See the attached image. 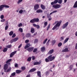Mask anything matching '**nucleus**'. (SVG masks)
I'll return each mask as SVG.
<instances>
[{"mask_svg":"<svg viewBox=\"0 0 77 77\" xmlns=\"http://www.w3.org/2000/svg\"><path fill=\"white\" fill-rule=\"evenodd\" d=\"M21 72H22V71L20 70H17L16 71V74H20L21 73Z\"/></svg>","mask_w":77,"mask_h":77,"instance_id":"nucleus-21","label":"nucleus"},{"mask_svg":"<svg viewBox=\"0 0 77 77\" xmlns=\"http://www.w3.org/2000/svg\"><path fill=\"white\" fill-rule=\"evenodd\" d=\"M0 18L1 19H3V18H4V15H1Z\"/></svg>","mask_w":77,"mask_h":77,"instance_id":"nucleus-49","label":"nucleus"},{"mask_svg":"<svg viewBox=\"0 0 77 77\" xmlns=\"http://www.w3.org/2000/svg\"><path fill=\"white\" fill-rule=\"evenodd\" d=\"M14 66L16 68H17V67H18V64H16L14 65Z\"/></svg>","mask_w":77,"mask_h":77,"instance_id":"nucleus-55","label":"nucleus"},{"mask_svg":"<svg viewBox=\"0 0 77 77\" xmlns=\"http://www.w3.org/2000/svg\"><path fill=\"white\" fill-rule=\"evenodd\" d=\"M15 72H14L11 74V76H15Z\"/></svg>","mask_w":77,"mask_h":77,"instance_id":"nucleus-42","label":"nucleus"},{"mask_svg":"<svg viewBox=\"0 0 77 77\" xmlns=\"http://www.w3.org/2000/svg\"><path fill=\"white\" fill-rule=\"evenodd\" d=\"M8 66L7 64H5L4 66V70H6L8 68Z\"/></svg>","mask_w":77,"mask_h":77,"instance_id":"nucleus-10","label":"nucleus"},{"mask_svg":"<svg viewBox=\"0 0 77 77\" xmlns=\"http://www.w3.org/2000/svg\"><path fill=\"white\" fill-rule=\"evenodd\" d=\"M62 23L61 20H60L59 22L57 23L55 25L57 27H59L60 26V24Z\"/></svg>","mask_w":77,"mask_h":77,"instance_id":"nucleus-8","label":"nucleus"},{"mask_svg":"<svg viewBox=\"0 0 77 77\" xmlns=\"http://www.w3.org/2000/svg\"><path fill=\"white\" fill-rule=\"evenodd\" d=\"M50 39L48 40V41L46 43V45H49V42H50Z\"/></svg>","mask_w":77,"mask_h":77,"instance_id":"nucleus-52","label":"nucleus"},{"mask_svg":"<svg viewBox=\"0 0 77 77\" xmlns=\"http://www.w3.org/2000/svg\"><path fill=\"white\" fill-rule=\"evenodd\" d=\"M73 7L74 8H77V1H76V2H75L74 5L73 6Z\"/></svg>","mask_w":77,"mask_h":77,"instance_id":"nucleus-24","label":"nucleus"},{"mask_svg":"<svg viewBox=\"0 0 77 77\" xmlns=\"http://www.w3.org/2000/svg\"><path fill=\"white\" fill-rule=\"evenodd\" d=\"M31 34L30 33H28L26 35V37H27V38H29V37H31Z\"/></svg>","mask_w":77,"mask_h":77,"instance_id":"nucleus-26","label":"nucleus"},{"mask_svg":"<svg viewBox=\"0 0 77 77\" xmlns=\"http://www.w3.org/2000/svg\"><path fill=\"white\" fill-rule=\"evenodd\" d=\"M69 38H66L64 41V44H65L66 43V42H68V41L69 40Z\"/></svg>","mask_w":77,"mask_h":77,"instance_id":"nucleus-23","label":"nucleus"},{"mask_svg":"<svg viewBox=\"0 0 77 77\" xmlns=\"http://www.w3.org/2000/svg\"><path fill=\"white\" fill-rule=\"evenodd\" d=\"M9 8V6L6 5H2L0 6V11H3V8Z\"/></svg>","mask_w":77,"mask_h":77,"instance_id":"nucleus-3","label":"nucleus"},{"mask_svg":"<svg viewBox=\"0 0 77 77\" xmlns=\"http://www.w3.org/2000/svg\"><path fill=\"white\" fill-rule=\"evenodd\" d=\"M57 12V10H55L53 11L52 12L53 14L54 13H56V12Z\"/></svg>","mask_w":77,"mask_h":77,"instance_id":"nucleus-61","label":"nucleus"},{"mask_svg":"<svg viewBox=\"0 0 77 77\" xmlns=\"http://www.w3.org/2000/svg\"><path fill=\"white\" fill-rule=\"evenodd\" d=\"M29 48V47L27 45H26L25 46L24 49H26V48Z\"/></svg>","mask_w":77,"mask_h":77,"instance_id":"nucleus-59","label":"nucleus"},{"mask_svg":"<svg viewBox=\"0 0 77 77\" xmlns=\"http://www.w3.org/2000/svg\"><path fill=\"white\" fill-rule=\"evenodd\" d=\"M23 26V24H22L21 23H20L18 25V27H21V26Z\"/></svg>","mask_w":77,"mask_h":77,"instance_id":"nucleus-47","label":"nucleus"},{"mask_svg":"<svg viewBox=\"0 0 77 77\" xmlns=\"http://www.w3.org/2000/svg\"><path fill=\"white\" fill-rule=\"evenodd\" d=\"M39 7V5L36 4L34 5V8L35 10H37V9H38Z\"/></svg>","mask_w":77,"mask_h":77,"instance_id":"nucleus-9","label":"nucleus"},{"mask_svg":"<svg viewBox=\"0 0 77 77\" xmlns=\"http://www.w3.org/2000/svg\"><path fill=\"white\" fill-rule=\"evenodd\" d=\"M48 40V38L46 39L45 41L43 42V44H45V43H46V42L47 41V40Z\"/></svg>","mask_w":77,"mask_h":77,"instance_id":"nucleus-35","label":"nucleus"},{"mask_svg":"<svg viewBox=\"0 0 77 77\" xmlns=\"http://www.w3.org/2000/svg\"><path fill=\"white\" fill-rule=\"evenodd\" d=\"M58 3V0H55L51 3V5H53L52 7L54 9H59L60 8L61 5H60L57 4ZM54 4H57L54 5Z\"/></svg>","mask_w":77,"mask_h":77,"instance_id":"nucleus-1","label":"nucleus"},{"mask_svg":"<svg viewBox=\"0 0 77 77\" xmlns=\"http://www.w3.org/2000/svg\"><path fill=\"white\" fill-rule=\"evenodd\" d=\"M56 28H57V27L55 25L53 27V28L52 29V30H55L56 29Z\"/></svg>","mask_w":77,"mask_h":77,"instance_id":"nucleus-45","label":"nucleus"},{"mask_svg":"<svg viewBox=\"0 0 77 77\" xmlns=\"http://www.w3.org/2000/svg\"><path fill=\"white\" fill-rule=\"evenodd\" d=\"M22 46V44H21L18 47V48H20Z\"/></svg>","mask_w":77,"mask_h":77,"instance_id":"nucleus-64","label":"nucleus"},{"mask_svg":"<svg viewBox=\"0 0 77 77\" xmlns=\"http://www.w3.org/2000/svg\"><path fill=\"white\" fill-rule=\"evenodd\" d=\"M6 47V48H11L12 47V45H7Z\"/></svg>","mask_w":77,"mask_h":77,"instance_id":"nucleus-29","label":"nucleus"},{"mask_svg":"<svg viewBox=\"0 0 77 77\" xmlns=\"http://www.w3.org/2000/svg\"><path fill=\"white\" fill-rule=\"evenodd\" d=\"M39 21V19L38 18H35L31 20L30 21V22L31 23L33 24V23H38Z\"/></svg>","mask_w":77,"mask_h":77,"instance_id":"nucleus-2","label":"nucleus"},{"mask_svg":"<svg viewBox=\"0 0 77 77\" xmlns=\"http://www.w3.org/2000/svg\"><path fill=\"white\" fill-rule=\"evenodd\" d=\"M21 69L22 71H24L26 69V67L23 66L21 67Z\"/></svg>","mask_w":77,"mask_h":77,"instance_id":"nucleus-37","label":"nucleus"},{"mask_svg":"<svg viewBox=\"0 0 77 77\" xmlns=\"http://www.w3.org/2000/svg\"><path fill=\"white\" fill-rule=\"evenodd\" d=\"M58 2L59 4H61V3H62V0H58Z\"/></svg>","mask_w":77,"mask_h":77,"instance_id":"nucleus-40","label":"nucleus"},{"mask_svg":"<svg viewBox=\"0 0 77 77\" xmlns=\"http://www.w3.org/2000/svg\"><path fill=\"white\" fill-rule=\"evenodd\" d=\"M26 77H30V75H27L26 76Z\"/></svg>","mask_w":77,"mask_h":77,"instance_id":"nucleus-63","label":"nucleus"},{"mask_svg":"<svg viewBox=\"0 0 77 77\" xmlns=\"http://www.w3.org/2000/svg\"><path fill=\"white\" fill-rule=\"evenodd\" d=\"M75 50H77V43H76V45H75Z\"/></svg>","mask_w":77,"mask_h":77,"instance_id":"nucleus-58","label":"nucleus"},{"mask_svg":"<svg viewBox=\"0 0 77 77\" xmlns=\"http://www.w3.org/2000/svg\"><path fill=\"white\" fill-rule=\"evenodd\" d=\"M40 7L43 10H45V6L43 4H41Z\"/></svg>","mask_w":77,"mask_h":77,"instance_id":"nucleus-18","label":"nucleus"},{"mask_svg":"<svg viewBox=\"0 0 77 77\" xmlns=\"http://www.w3.org/2000/svg\"><path fill=\"white\" fill-rule=\"evenodd\" d=\"M47 17L48 18H51V15L49 14H47Z\"/></svg>","mask_w":77,"mask_h":77,"instance_id":"nucleus-41","label":"nucleus"},{"mask_svg":"<svg viewBox=\"0 0 77 77\" xmlns=\"http://www.w3.org/2000/svg\"><path fill=\"white\" fill-rule=\"evenodd\" d=\"M33 26L34 27H35L37 29H38L40 28V26L39 25H36L35 23L33 24Z\"/></svg>","mask_w":77,"mask_h":77,"instance_id":"nucleus-15","label":"nucleus"},{"mask_svg":"<svg viewBox=\"0 0 77 77\" xmlns=\"http://www.w3.org/2000/svg\"><path fill=\"white\" fill-rule=\"evenodd\" d=\"M37 13H42L43 12V11L41 9H38L36 11Z\"/></svg>","mask_w":77,"mask_h":77,"instance_id":"nucleus-20","label":"nucleus"},{"mask_svg":"<svg viewBox=\"0 0 77 77\" xmlns=\"http://www.w3.org/2000/svg\"><path fill=\"white\" fill-rule=\"evenodd\" d=\"M37 48H34L33 50V53H35L37 51Z\"/></svg>","mask_w":77,"mask_h":77,"instance_id":"nucleus-46","label":"nucleus"},{"mask_svg":"<svg viewBox=\"0 0 77 77\" xmlns=\"http://www.w3.org/2000/svg\"><path fill=\"white\" fill-rule=\"evenodd\" d=\"M45 61L46 62H48L50 61V60L48 59V57H47L45 59Z\"/></svg>","mask_w":77,"mask_h":77,"instance_id":"nucleus-30","label":"nucleus"},{"mask_svg":"<svg viewBox=\"0 0 77 77\" xmlns=\"http://www.w3.org/2000/svg\"><path fill=\"white\" fill-rule=\"evenodd\" d=\"M17 53V51H15L13 52H12L10 55V57H13V56L14 55H15V54Z\"/></svg>","mask_w":77,"mask_h":77,"instance_id":"nucleus-11","label":"nucleus"},{"mask_svg":"<svg viewBox=\"0 0 77 77\" xmlns=\"http://www.w3.org/2000/svg\"><path fill=\"white\" fill-rule=\"evenodd\" d=\"M45 48L44 47H42L41 48V50L42 52H44L45 51Z\"/></svg>","mask_w":77,"mask_h":77,"instance_id":"nucleus-19","label":"nucleus"},{"mask_svg":"<svg viewBox=\"0 0 77 77\" xmlns=\"http://www.w3.org/2000/svg\"><path fill=\"white\" fill-rule=\"evenodd\" d=\"M62 45V43L61 42L59 43L58 45V46L59 47H60Z\"/></svg>","mask_w":77,"mask_h":77,"instance_id":"nucleus-33","label":"nucleus"},{"mask_svg":"<svg viewBox=\"0 0 77 77\" xmlns=\"http://www.w3.org/2000/svg\"><path fill=\"white\" fill-rule=\"evenodd\" d=\"M32 60H35V57L34 56H32Z\"/></svg>","mask_w":77,"mask_h":77,"instance_id":"nucleus-57","label":"nucleus"},{"mask_svg":"<svg viewBox=\"0 0 77 77\" xmlns=\"http://www.w3.org/2000/svg\"><path fill=\"white\" fill-rule=\"evenodd\" d=\"M52 56V55H51L48 57V59H49V61H53L55 59V57Z\"/></svg>","mask_w":77,"mask_h":77,"instance_id":"nucleus-4","label":"nucleus"},{"mask_svg":"<svg viewBox=\"0 0 77 77\" xmlns=\"http://www.w3.org/2000/svg\"><path fill=\"white\" fill-rule=\"evenodd\" d=\"M48 24V23L47 22H45L44 23V24L45 26H43L44 28H45V27L47 26Z\"/></svg>","mask_w":77,"mask_h":77,"instance_id":"nucleus-28","label":"nucleus"},{"mask_svg":"<svg viewBox=\"0 0 77 77\" xmlns=\"http://www.w3.org/2000/svg\"><path fill=\"white\" fill-rule=\"evenodd\" d=\"M8 49V48H5L2 51L3 52H4V53H5V52H6L7 51Z\"/></svg>","mask_w":77,"mask_h":77,"instance_id":"nucleus-25","label":"nucleus"},{"mask_svg":"<svg viewBox=\"0 0 77 77\" xmlns=\"http://www.w3.org/2000/svg\"><path fill=\"white\" fill-rule=\"evenodd\" d=\"M19 32H21V33L23 32V29L21 28H19Z\"/></svg>","mask_w":77,"mask_h":77,"instance_id":"nucleus-38","label":"nucleus"},{"mask_svg":"<svg viewBox=\"0 0 77 77\" xmlns=\"http://www.w3.org/2000/svg\"><path fill=\"white\" fill-rule=\"evenodd\" d=\"M29 42V40H26L25 41V43H28Z\"/></svg>","mask_w":77,"mask_h":77,"instance_id":"nucleus-54","label":"nucleus"},{"mask_svg":"<svg viewBox=\"0 0 77 77\" xmlns=\"http://www.w3.org/2000/svg\"><path fill=\"white\" fill-rule=\"evenodd\" d=\"M12 61V59H9L6 62V63H7L8 65H10L11 64V63L9 62H11Z\"/></svg>","mask_w":77,"mask_h":77,"instance_id":"nucleus-14","label":"nucleus"},{"mask_svg":"<svg viewBox=\"0 0 77 77\" xmlns=\"http://www.w3.org/2000/svg\"><path fill=\"white\" fill-rule=\"evenodd\" d=\"M19 38H18V37H17L14 39H11L10 41V43H13V42H16V41H18V40Z\"/></svg>","mask_w":77,"mask_h":77,"instance_id":"nucleus-5","label":"nucleus"},{"mask_svg":"<svg viewBox=\"0 0 77 77\" xmlns=\"http://www.w3.org/2000/svg\"><path fill=\"white\" fill-rule=\"evenodd\" d=\"M36 70V69L35 68H32L30 69L28 72L29 73V72H33L35 71Z\"/></svg>","mask_w":77,"mask_h":77,"instance_id":"nucleus-12","label":"nucleus"},{"mask_svg":"<svg viewBox=\"0 0 77 77\" xmlns=\"http://www.w3.org/2000/svg\"><path fill=\"white\" fill-rule=\"evenodd\" d=\"M8 27H9V26L7 25L5 27V30H7L8 29Z\"/></svg>","mask_w":77,"mask_h":77,"instance_id":"nucleus-53","label":"nucleus"},{"mask_svg":"<svg viewBox=\"0 0 77 77\" xmlns=\"http://www.w3.org/2000/svg\"><path fill=\"white\" fill-rule=\"evenodd\" d=\"M25 11H26V10L23 11V10H21L19 11V13L21 14H23V12H24Z\"/></svg>","mask_w":77,"mask_h":77,"instance_id":"nucleus-27","label":"nucleus"},{"mask_svg":"<svg viewBox=\"0 0 77 77\" xmlns=\"http://www.w3.org/2000/svg\"><path fill=\"white\" fill-rule=\"evenodd\" d=\"M26 45L29 48V47H30V45H30V43H27Z\"/></svg>","mask_w":77,"mask_h":77,"instance_id":"nucleus-51","label":"nucleus"},{"mask_svg":"<svg viewBox=\"0 0 77 77\" xmlns=\"http://www.w3.org/2000/svg\"><path fill=\"white\" fill-rule=\"evenodd\" d=\"M15 36H16V35L14 33L13 34L12 37V38H15Z\"/></svg>","mask_w":77,"mask_h":77,"instance_id":"nucleus-50","label":"nucleus"},{"mask_svg":"<svg viewBox=\"0 0 77 77\" xmlns=\"http://www.w3.org/2000/svg\"><path fill=\"white\" fill-rule=\"evenodd\" d=\"M37 76L38 77H41V73L40 71L37 72Z\"/></svg>","mask_w":77,"mask_h":77,"instance_id":"nucleus-17","label":"nucleus"},{"mask_svg":"<svg viewBox=\"0 0 77 77\" xmlns=\"http://www.w3.org/2000/svg\"><path fill=\"white\" fill-rule=\"evenodd\" d=\"M11 71V67H10L9 69H7L6 72H9V71Z\"/></svg>","mask_w":77,"mask_h":77,"instance_id":"nucleus-34","label":"nucleus"},{"mask_svg":"<svg viewBox=\"0 0 77 77\" xmlns=\"http://www.w3.org/2000/svg\"><path fill=\"white\" fill-rule=\"evenodd\" d=\"M33 49H34V47H30L27 49V50L29 52H31V51H32L33 50Z\"/></svg>","mask_w":77,"mask_h":77,"instance_id":"nucleus-7","label":"nucleus"},{"mask_svg":"<svg viewBox=\"0 0 77 77\" xmlns=\"http://www.w3.org/2000/svg\"><path fill=\"white\" fill-rule=\"evenodd\" d=\"M31 32L32 33H35V29L33 28H31Z\"/></svg>","mask_w":77,"mask_h":77,"instance_id":"nucleus-22","label":"nucleus"},{"mask_svg":"<svg viewBox=\"0 0 77 77\" xmlns=\"http://www.w3.org/2000/svg\"><path fill=\"white\" fill-rule=\"evenodd\" d=\"M5 19H2L1 20V22H5Z\"/></svg>","mask_w":77,"mask_h":77,"instance_id":"nucleus-56","label":"nucleus"},{"mask_svg":"<svg viewBox=\"0 0 77 77\" xmlns=\"http://www.w3.org/2000/svg\"><path fill=\"white\" fill-rule=\"evenodd\" d=\"M23 0H19L17 2V4H20L21 2H23Z\"/></svg>","mask_w":77,"mask_h":77,"instance_id":"nucleus-44","label":"nucleus"},{"mask_svg":"<svg viewBox=\"0 0 77 77\" xmlns=\"http://www.w3.org/2000/svg\"><path fill=\"white\" fill-rule=\"evenodd\" d=\"M69 51V50H68V48H66L65 49H63L62 51V52H68Z\"/></svg>","mask_w":77,"mask_h":77,"instance_id":"nucleus-13","label":"nucleus"},{"mask_svg":"<svg viewBox=\"0 0 77 77\" xmlns=\"http://www.w3.org/2000/svg\"><path fill=\"white\" fill-rule=\"evenodd\" d=\"M48 73H49V72H48V71H47L45 73V74L46 75H47V74H48Z\"/></svg>","mask_w":77,"mask_h":77,"instance_id":"nucleus-62","label":"nucleus"},{"mask_svg":"<svg viewBox=\"0 0 77 77\" xmlns=\"http://www.w3.org/2000/svg\"><path fill=\"white\" fill-rule=\"evenodd\" d=\"M50 27V24H49L47 27V30H48V29H49Z\"/></svg>","mask_w":77,"mask_h":77,"instance_id":"nucleus-48","label":"nucleus"},{"mask_svg":"<svg viewBox=\"0 0 77 77\" xmlns=\"http://www.w3.org/2000/svg\"><path fill=\"white\" fill-rule=\"evenodd\" d=\"M56 40H54L52 41V43L53 44V45H54V44H55V43H56Z\"/></svg>","mask_w":77,"mask_h":77,"instance_id":"nucleus-43","label":"nucleus"},{"mask_svg":"<svg viewBox=\"0 0 77 77\" xmlns=\"http://www.w3.org/2000/svg\"><path fill=\"white\" fill-rule=\"evenodd\" d=\"M38 64H40V63H39V62H35L34 63V65H38Z\"/></svg>","mask_w":77,"mask_h":77,"instance_id":"nucleus-36","label":"nucleus"},{"mask_svg":"<svg viewBox=\"0 0 77 77\" xmlns=\"http://www.w3.org/2000/svg\"><path fill=\"white\" fill-rule=\"evenodd\" d=\"M13 34L14 32H13V31H11L9 32V35L10 36H12V35H13Z\"/></svg>","mask_w":77,"mask_h":77,"instance_id":"nucleus-31","label":"nucleus"},{"mask_svg":"<svg viewBox=\"0 0 77 77\" xmlns=\"http://www.w3.org/2000/svg\"><path fill=\"white\" fill-rule=\"evenodd\" d=\"M31 59H32V57H29L27 59V61H28V62H30V61H31Z\"/></svg>","mask_w":77,"mask_h":77,"instance_id":"nucleus-32","label":"nucleus"},{"mask_svg":"<svg viewBox=\"0 0 77 77\" xmlns=\"http://www.w3.org/2000/svg\"><path fill=\"white\" fill-rule=\"evenodd\" d=\"M68 22H67L63 25L62 28L63 29H65L68 26Z\"/></svg>","mask_w":77,"mask_h":77,"instance_id":"nucleus-6","label":"nucleus"},{"mask_svg":"<svg viewBox=\"0 0 77 77\" xmlns=\"http://www.w3.org/2000/svg\"><path fill=\"white\" fill-rule=\"evenodd\" d=\"M54 52V49L51 50L48 52V54H51Z\"/></svg>","mask_w":77,"mask_h":77,"instance_id":"nucleus-16","label":"nucleus"},{"mask_svg":"<svg viewBox=\"0 0 77 77\" xmlns=\"http://www.w3.org/2000/svg\"><path fill=\"white\" fill-rule=\"evenodd\" d=\"M48 18V21H51V20L52 19V18H51V17H49Z\"/></svg>","mask_w":77,"mask_h":77,"instance_id":"nucleus-60","label":"nucleus"},{"mask_svg":"<svg viewBox=\"0 0 77 77\" xmlns=\"http://www.w3.org/2000/svg\"><path fill=\"white\" fill-rule=\"evenodd\" d=\"M73 67V65H71L69 66V68L70 69V71L72 69V67Z\"/></svg>","mask_w":77,"mask_h":77,"instance_id":"nucleus-39","label":"nucleus"}]
</instances>
